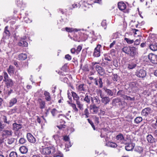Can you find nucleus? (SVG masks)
I'll return each mask as SVG.
<instances>
[{"mask_svg":"<svg viewBox=\"0 0 157 157\" xmlns=\"http://www.w3.org/2000/svg\"><path fill=\"white\" fill-rule=\"evenodd\" d=\"M42 153L43 154L46 155L51 154L54 157H63V155L60 151L56 150L53 147H49L43 148Z\"/></svg>","mask_w":157,"mask_h":157,"instance_id":"obj_1","label":"nucleus"},{"mask_svg":"<svg viewBox=\"0 0 157 157\" xmlns=\"http://www.w3.org/2000/svg\"><path fill=\"white\" fill-rule=\"evenodd\" d=\"M98 63H99L96 62L92 63V65L95 66V69L98 73L100 75L103 76L105 74V71L101 67L96 65Z\"/></svg>","mask_w":157,"mask_h":157,"instance_id":"obj_2","label":"nucleus"},{"mask_svg":"<svg viewBox=\"0 0 157 157\" xmlns=\"http://www.w3.org/2000/svg\"><path fill=\"white\" fill-rule=\"evenodd\" d=\"M151 43L149 46L150 48L153 51L157 50V38L153 39H151L150 40Z\"/></svg>","mask_w":157,"mask_h":157,"instance_id":"obj_3","label":"nucleus"},{"mask_svg":"<svg viewBox=\"0 0 157 157\" xmlns=\"http://www.w3.org/2000/svg\"><path fill=\"white\" fill-rule=\"evenodd\" d=\"M118 7L119 9L124 13H128V11L126 9V5L123 2H118Z\"/></svg>","mask_w":157,"mask_h":157,"instance_id":"obj_4","label":"nucleus"},{"mask_svg":"<svg viewBox=\"0 0 157 157\" xmlns=\"http://www.w3.org/2000/svg\"><path fill=\"white\" fill-rule=\"evenodd\" d=\"M148 58L150 62L154 64H157V56L150 53L148 55Z\"/></svg>","mask_w":157,"mask_h":157,"instance_id":"obj_5","label":"nucleus"},{"mask_svg":"<svg viewBox=\"0 0 157 157\" xmlns=\"http://www.w3.org/2000/svg\"><path fill=\"white\" fill-rule=\"evenodd\" d=\"M23 125L19 122H14L12 124V130L14 131H19L22 127Z\"/></svg>","mask_w":157,"mask_h":157,"instance_id":"obj_6","label":"nucleus"},{"mask_svg":"<svg viewBox=\"0 0 157 157\" xmlns=\"http://www.w3.org/2000/svg\"><path fill=\"white\" fill-rule=\"evenodd\" d=\"M138 54L137 48L135 47H130L129 55L132 57H134Z\"/></svg>","mask_w":157,"mask_h":157,"instance_id":"obj_7","label":"nucleus"},{"mask_svg":"<svg viewBox=\"0 0 157 157\" xmlns=\"http://www.w3.org/2000/svg\"><path fill=\"white\" fill-rule=\"evenodd\" d=\"M136 75L138 77L144 78L146 76V72L145 70L140 69L137 71Z\"/></svg>","mask_w":157,"mask_h":157,"instance_id":"obj_8","label":"nucleus"},{"mask_svg":"<svg viewBox=\"0 0 157 157\" xmlns=\"http://www.w3.org/2000/svg\"><path fill=\"white\" fill-rule=\"evenodd\" d=\"M152 112L151 109L149 107H147L142 110L141 112V115L145 117L147 116Z\"/></svg>","mask_w":157,"mask_h":157,"instance_id":"obj_9","label":"nucleus"},{"mask_svg":"<svg viewBox=\"0 0 157 157\" xmlns=\"http://www.w3.org/2000/svg\"><path fill=\"white\" fill-rule=\"evenodd\" d=\"M95 84L98 86L99 88H102L103 86V82L102 78H99L98 79L95 78L94 79Z\"/></svg>","mask_w":157,"mask_h":157,"instance_id":"obj_10","label":"nucleus"},{"mask_svg":"<svg viewBox=\"0 0 157 157\" xmlns=\"http://www.w3.org/2000/svg\"><path fill=\"white\" fill-rule=\"evenodd\" d=\"M26 137L28 140L30 142L34 143L36 142V140L35 138L31 133H27Z\"/></svg>","mask_w":157,"mask_h":157,"instance_id":"obj_11","label":"nucleus"},{"mask_svg":"<svg viewBox=\"0 0 157 157\" xmlns=\"http://www.w3.org/2000/svg\"><path fill=\"white\" fill-rule=\"evenodd\" d=\"M101 47V45L98 44L95 48L94 53V55L95 57H98L100 56V49Z\"/></svg>","mask_w":157,"mask_h":157,"instance_id":"obj_12","label":"nucleus"},{"mask_svg":"<svg viewBox=\"0 0 157 157\" xmlns=\"http://www.w3.org/2000/svg\"><path fill=\"white\" fill-rule=\"evenodd\" d=\"M100 97L101 98V102L105 105H106L110 101L109 98L108 97H104L103 95L100 94Z\"/></svg>","mask_w":157,"mask_h":157,"instance_id":"obj_13","label":"nucleus"},{"mask_svg":"<svg viewBox=\"0 0 157 157\" xmlns=\"http://www.w3.org/2000/svg\"><path fill=\"white\" fill-rule=\"evenodd\" d=\"M90 100L93 101V98L90 96H89L87 94H86L85 95V97L83 99V101L86 103L89 104L90 103Z\"/></svg>","mask_w":157,"mask_h":157,"instance_id":"obj_14","label":"nucleus"},{"mask_svg":"<svg viewBox=\"0 0 157 157\" xmlns=\"http://www.w3.org/2000/svg\"><path fill=\"white\" fill-rule=\"evenodd\" d=\"M90 109L92 111L93 114H96L98 112V107H97L94 104L90 106Z\"/></svg>","mask_w":157,"mask_h":157,"instance_id":"obj_15","label":"nucleus"},{"mask_svg":"<svg viewBox=\"0 0 157 157\" xmlns=\"http://www.w3.org/2000/svg\"><path fill=\"white\" fill-rule=\"evenodd\" d=\"M147 141L150 143L152 144L155 142V139L151 134H149L147 136Z\"/></svg>","mask_w":157,"mask_h":157,"instance_id":"obj_16","label":"nucleus"},{"mask_svg":"<svg viewBox=\"0 0 157 157\" xmlns=\"http://www.w3.org/2000/svg\"><path fill=\"white\" fill-rule=\"evenodd\" d=\"M12 131L11 130H5L3 132L2 136L8 137L12 136Z\"/></svg>","mask_w":157,"mask_h":157,"instance_id":"obj_17","label":"nucleus"},{"mask_svg":"<svg viewBox=\"0 0 157 157\" xmlns=\"http://www.w3.org/2000/svg\"><path fill=\"white\" fill-rule=\"evenodd\" d=\"M134 146L132 143L126 144L125 146V148L127 151H130L133 149Z\"/></svg>","mask_w":157,"mask_h":157,"instance_id":"obj_18","label":"nucleus"},{"mask_svg":"<svg viewBox=\"0 0 157 157\" xmlns=\"http://www.w3.org/2000/svg\"><path fill=\"white\" fill-rule=\"evenodd\" d=\"M4 81L6 82V84L7 88L12 87L13 85V81L10 79H7Z\"/></svg>","mask_w":157,"mask_h":157,"instance_id":"obj_19","label":"nucleus"},{"mask_svg":"<svg viewBox=\"0 0 157 157\" xmlns=\"http://www.w3.org/2000/svg\"><path fill=\"white\" fill-rule=\"evenodd\" d=\"M17 102V99L16 98H12L10 100L9 102V106L10 107H11L13 106L14 105L16 104Z\"/></svg>","mask_w":157,"mask_h":157,"instance_id":"obj_20","label":"nucleus"},{"mask_svg":"<svg viewBox=\"0 0 157 157\" xmlns=\"http://www.w3.org/2000/svg\"><path fill=\"white\" fill-rule=\"evenodd\" d=\"M44 95L45 96V99L47 101H50L51 100V98L50 94L48 92L45 91L44 92Z\"/></svg>","mask_w":157,"mask_h":157,"instance_id":"obj_21","label":"nucleus"},{"mask_svg":"<svg viewBox=\"0 0 157 157\" xmlns=\"http://www.w3.org/2000/svg\"><path fill=\"white\" fill-rule=\"evenodd\" d=\"M106 145L108 147L113 148H116L117 146V144L116 143L111 141L107 142L106 143Z\"/></svg>","mask_w":157,"mask_h":157,"instance_id":"obj_22","label":"nucleus"},{"mask_svg":"<svg viewBox=\"0 0 157 157\" xmlns=\"http://www.w3.org/2000/svg\"><path fill=\"white\" fill-rule=\"evenodd\" d=\"M18 44L20 46H23L25 47H27L28 44L27 42L24 40V39H21L20 41L18 43Z\"/></svg>","mask_w":157,"mask_h":157,"instance_id":"obj_23","label":"nucleus"},{"mask_svg":"<svg viewBox=\"0 0 157 157\" xmlns=\"http://www.w3.org/2000/svg\"><path fill=\"white\" fill-rule=\"evenodd\" d=\"M59 123H61L60 125H57V127L59 129H62L63 128H64L65 125L64 124L65 123V121L63 119H61V120H59Z\"/></svg>","mask_w":157,"mask_h":157,"instance_id":"obj_24","label":"nucleus"},{"mask_svg":"<svg viewBox=\"0 0 157 157\" xmlns=\"http://www.w3.org/2000/svg\"><path fill=\"white\" fill-rule=\"evenodd\" d=\"M130 86L132 90L134 92L136 91L137 84L135 82H132L130 83Z\"/></svg>","mask_w":157,"mask_h":157,"instance_id":"obj_25","label":"nucleus"},{"mask_svg":"<svg viewBox=\"0 0 157 157\" xmlns=\"http://www.w3.org/2000/svg\"><path fill=\"white\" fill-rule=\"evenodd\" d=\"M38 101L40 105V108L42 109L45 107V102L43 101L40 98L38 99Z\"/></svg>","mask_w":157,"mask_h":157,"instance_id":"obj_26","label":"nucleus"},{"mask_svg":"<svg viewBox=\"0 0 157 157\" xmlns=\"http://www.w3.org/2000/svg\"><path fill=\"white\" fill-rule=\"evenodd\" d=\"M71 93L72 97L74 100L76 101L79 100V97L75 92L74 91H72Z\"/></svg>","mask_w":157,"mask_h":157,"instance_id":"obj_27","label":"nucleus"},{"mask_svg":"<svg viewBox=\"0 0 157 157\" xmlns=\"http://www.w3.org/2000/svg\"><path fill=\"white\" fill-rule=\"evenodd\" d=\"M19 150L21 153L25 154L28 151V148L25 146H22L20 148Z\"/></svg>","mask_w":157,"mask_h":157,"instance_id":"obj_28","label":"nucleus"},{"mask_svg":"<svg viewBox=\"0 0 157 157\" xmlns=\"http://www.w3.org/2000/svg\"><path fill=\"white\" fill-rule=\"evenodd\" d=\"M131 47H124L121 50L122 52L126 54H128Z\"/></svg>","mask_w":157,"mask_h":157,"instance_id":"obj_29","label":"nucleus"},{"mask_svg":"<svg viewBox=\"0 0 157 157\" xmlns=\"http://www.w3.org/2000/svg\"><path fill=\"white\" fill-rule=\"evenodd\" d=\"M84 86V84H80L77 87V89L79 91H84L85 90Z\"/></svg>","mask_w":157,"mask_h":157,"instance_id":"obj_30","label":"nucleus"},{"mask_svg":"<svg viewBox=\"0 0 157 157\" xmlns=\"http://www.w3.org/2000/svg\"><path fill=\"white\" fill-rule=\"evenodd\" d=\"M19 59L21 60H25L27 58V55L25 54L22 53L19 55L18 56Z\"/></svg>","mask_w":157,"mask_h":157,"instance_id":"obj_31","label":"nucleus"},{"mask_svg":"<svg viewBox=\"0 0 157 157\" xmlns=\"http://www.w3.org/2000/svg\"><path fill=\"white\" fill-rule=\"evenodd\" d=\"M122 97L124 100L133 101L135 100V98L134 97L131 98L130 96H128L126 95H122Z\"/></svg>","mask_w":157,"mask_h":157,"instance_id":"obj_32","label":"nucleus"},{"mask_svg":"<svg viewBox=\"0 0 157 157\" xmlns=\"http://www.w3.org/2000/svg\"><path fill=\"white\" fill-rule=\"evenodd\" d=\"M143 119L141 117H138L136 118L134 120L135 123L138 124L142 121Z\"/></svg>","mask_w":157,"mask_h":157,"instance_id":"obj_33","label":"nucleus"},{"mask_svg":"<svg viewBox=\"0 0 157 157\" xmlns=\"http://www.w3.org/2000/svg\"><path fill=\"white\" fill-rule=\"evenodd\" d=\"M8 72L10 75H11L14 73V68L13 66L10 65L8 69Z\"/></svg>","mask_w":157,"mask_h":157,"instance_id":"obj_34","label":"nucleus"},{"mask_svg":"<svg viewBox=\"0 0 157 157\" xmlns=\"http://www.w3.org/2000/svg\"><path fill=\"white\" fill-rule=\"evenodd\" d=\"M70 106H71L73 109V111L75 113H77L78 111V109L76 108V105L75 104H70Z\"/></svg>","mask_w":157,"mask_h":157,"instance_id":"obj_35","label":"nucleus"},{"mask_svg":"<svg viewBox=\"0 0 157 157\" xmlns=\"http://www.w3.org/2000/svg\"><path fill=\"white\" fill-rule=\"evenodd\" d=\"M105 91L109 96H112L113 95V92L107 88H104Z\"/></svg>","mask_w":157,"mask_h":157,"instance_id":"obj_36","label":"nucleus"},{"mask_svg":"<svg viewBox=\"0 0 157 157\" xmlns=\"http://www.w3.org/2000/svg\"><path fill=\"white\" fill-rule=\"evenodd\" d=\"M116 139L118 140L121 141L124 139V137L122 134H120L117 136Z\"/></svg>","mask_w":157,"mask_h":157,"instance_id":"obj_37","label":"nucleus"},{"mask_svg":"<svg viewBox=\"0 0 157 157\" xmlns=\"http://www.w3.org/2000/svg\"><path fill=\"white\" fill-rule=\"evenodd\" d=\"M76 102L78 107L80 109L82 110L83 109V105L81 104V102L79 100Z\"/></svg>","mask_w":157,"mask_h":157,"instance_id":"obj_38","label":"nucleus"},{"mask_svg":"<svg viewBox=\"0 0 157 157\" xmlns=\"http://www.w3.org/2000/svg\"><path fill=\"white\" fill-rule=\"evenodd\" d=\"M76 102L78 107L80 109L82 110L83 109V105L81 104V102L79 100Z\"/></svg>","mask_w":157,"mask_h":157,"instance_id":"obj_39","label":"nucleus"},{"mask_svg":"<svg viewBox=\"0 0 157 157\" xmlns=\"http://www.w3.org/2000/svg\"><path fill=\"white\" fill-rule=\"evenodd\" d=\"M76 102L78 107L80 109L82 110L83 109V105L81 104V102L79 100Z\"/></svg>","mask_w":157,"mask_h":157,"instance_id":"obj_40","label":"nucleus"},{"mask_svg":"<svg viewBox=\"0 0 157 157\" xmlns=\"http://www.w3.org/2000/svg\"><path fill=\"white\" fill-rule=\"evenodd\" d=\"M8 26H6L4 29V33H5L6 35L8 36H10V33L8 30Z\"/></svg>","mask_w":157,"mask_h":157,"instance_id":"obj_41","label":"nucleus"},{"mask_svg":"<svg viewBox=\"0 0 157 157\" xmlns=\"http://www.w3.org/2000/svg\"><path fill=\"white\" fill-rule=\"evenodd\" d=\"M51 113L53 116H55L57 114L58 112L56 109L54 108L52 110Z\"/></svg>","mask_w":157,"mask_h":157,"instance_id":"obj_42","label":"nucleus"},{"mask_svg":"<svg viewBox=\"0 0 157 157\" xmlns=\"http://www.w3.org/2000/svg\"><path fill=\"white\" fill-rule=\"evenodd\" d=\"M2 119L3 120L4 122L8 124H9L10 123V121H7L6 116L4 115H3L2 116Z\"/></svg>","mask_w":157,"mask_h":157,"instance_id":"obj_43","label":"nucleus"},{"mask_svg":"<svg viewBox=\"0 0 157 157\" xmlns=\"http://www.w3.org/2000/svg\"><path fill=\"white\" fill-rule=\"evenodd\" d=\"M10 157H17V153L15 151H12L9 155Z\"/></svg>","mask_w":157,"mask_h":157,"instance_id":"obj_44","label":"nucleus"},{"mask_svg":"<svg viewBox=\"0 0 157 157\" xmlns=\"http://www.w3.org/2000/svg\"><path fill=\"white\" fill-rule=\"evenodd\" d=\"M124 40H125L127 43L129 44H131L133 43L134 42V40H131L129 38H124Z\"/></svg>","mask_w":157,"mask_h":157,"instance_id":"obj_45","label":"nucleus"},{"mask_svg":"<svg viewBox=\"0 0 157 157\" xmlns=\"http://www.w3.org/2000/svg\"><path fill=\"white\" fill-rule=\"evenodd\" d=\"M100 136L101 138H105L106 136V131L104 129L101 131V133L100 135Z\"/></svg>","mask_w":157,"mask_h":157,"instance_id":"obj_46","label":"nucleus"},{"mask_svg":"<svg viewBox=\"0 0 157 157\" xmlns=\"http://www.w3.org/2000/svg\"><path fill=\"white\" fill-rule=\"evenodd\" d=\"M66 30L68 32H72L74 31L75 29L73 28L66 27L65 28Z\"/></svg>","mask_w":157,"mask_h":157,"instance_id":"obj_47","label":"nucleus"},{"mask_svg":"<svg viewBox=\"0 0 157 157\" xmlns=\"http://www.w3.org/2000/svg\"><path fill=\"white\" fill-rule=\"evenodd\" d=\"M136 66L135 64H129L128 65V68L129 69H132L134 68Z\"/></svg>","mask_w":157,"mask_h":157,"instance_id":"obj_48","label":"nucleus"},{"mask_svg":"<svg viewBox=\"0 0 157 157\" xmlns=\"http://www.w3.org/2000/svg\"><path fill=\"white\" fill-rule=\"evenodd\" d=\"M26 141V140L23 137L21 138L19 140V143L21 144H24L25 143Z\"/></svg>","mask_w":157,"mask_h":157,"instance_id":"obj_49","label":"nucleus"},{"mask_svg":"<svg viewBox=\"0 0 157 157\" xmlns=\"http://www.w3.org/2000/svg\"><path fill=\"white\" fill-rule=\"evenodd\" d=\"M80 97L81 98V100L83 101V99L85 97V94L83 92H80L79 93Z\"/></svg>","mask_w":157,"mask_h":157,"instance_id":"obj_50","label":"nucleus"},{"mask_svg":"<svg viewBox=\"0 0 157 157\" xmlns=\"http://www.w3.org/2000/svg\"><path fill=\"white\" fill-rule=\"evenodd\" d=\"M113 79L114 81H117L118 79V76L117 74H114L113 77Z\"/></svg>","mask_w":157,"mask_h":157,"instance_id":"obj_51","label":"nucleus"},{"mask_svg":"<svg viewBox=\"0 0 157 157\" xmlns=\"http://www.w3.org/2000/svg\"><path fill=\"white\" fill-rule=\"evenodd\" d=\"M72 144L70 141V140L66 142L65 144V146L67 148H69L71 147Z\"/></svg>","mask_w":157,"mask_h":157,"instance_id":"obj_52","label":"nucleus"},{"mask_svg":"<svg viewBox=\"0 0 157 157\" xmlns=\"http://www.w3.org/2000/svg\"><path fill=\"white\" fill-rule=\"evenodd\" d=\"M3 73L4 75V79L3 81L9 79V77L7 73L6 72H4Z\"/></svg>","mask_w":157,"mask_h":157,"instance_id":"obj_53","label":"nucleus"},{"mask_svg":"<svg viewBox=\"0 0 157 157\" xmlns=\"http://www.w3.org/2000/svg\"><path fill=\"white\" fill-rule=\"evenodd\" d=\"M87 120L89 122V123L91 125L92 127L93 128L94 130H95V128L94 125V123L93 122L90 120L89 119H87Z\"/></svg>","mask_w":157,"mask_h":157,"instance_id":"obj_54","label":"nucleus"},{"mask_svg":"<svg viewBox=\"0 0 157 157\" xmlns=\"http://www.w3.org/2000/svg\"><path fill=\"white\" fill-rule=\"evenodd\" d=\"M63 140L64 141L67 142L70 140V138L68 136H63Z\"/></svg>","mask_w":157,"mask_h":157,"instance_id":"obj_55","label":"nucleus"},{"mask_svg":"<svg viewBox=\"0 0 157 157\" xmlns=\"http://www.w3.org/2000/svg\"><path fill=\"white\" fill-rule=\"evenodd\" d=\"M101 25L105 29L106 27V23L105 20H103L101 23Z\"/></svg>","mask_w":157,"mask_h":157,"instance_id":"obj_56","label":"nucleus"},{"mask_svg":"<svg viewBox=\"0 0 157 157\" xmlns=\"http://www.w3.org/2000/svg\"><path fill=\"white\" fill-rule=\"evenodd\" d=\"M8 143L9 144H12L14 141V139L13 138H11L8 140Z\"/></svg>","mask_w":157,"mask_h":157,"instance_id":"obj_57","label":"nucleus"},{"mask_svg":"<svg viewBox=\"0 0 157 157\" xmlns=\"http://www.w3.org/2000/svg\"><path fill=\"white\" fill-rule=\"evenodd\" d=\"M19 131H14L15 135L18 137H19L21 135V132H20Z\"/></svg>","mask_w":157,"mask_h":157,"instance_id":"obj_58","label":"nucleus"},{"mask_svg":"<svg viewBox=\"0 0 157 157\" xmlns=\"http://www.w3.org/2000/svg\"><path fill=\"white\" fill-rule=\"evenodd\" d=\"M140 39L136 40L134 42V45H139L140 43Z\"/></svg>","mask_w":157,"mask_h":157,"instance_id":"obj_59","label":"nucleus"},{"mask_svg":"<svg viewBox=\"0 0 157 157\" xmlns=\"http://www.w3.org/2000/svg\"><path fill=\"white\" fill-rule=\"evenodd\" d=\"M105 58L104 59L105 60H107L109 61H111L112 60V59L110 56H109V58L106 54L104 55Z\"/></svg>","mask_w":157,"mask_h":157,"instance_id":"obj_60","label":"nucleus"},{"mask_svg":"<svg viewBox=\"0 0 157 157\" xmlns=\"http://www.w3.org/2000/svg\"><path fill=\"white\" fill-rule=\"evenodd\" d=\"M82 49V47L80 45H79L78 46L76 50V52L77 53L80 52Z\"/></svg>","mask_w":157,"mask_h":157,"instance_id":"obj_61","label":"nucleus"},{"mask_svg":"<svg viewBox=\"0 0 157 157\" xmlns=\"http://www.w3.org/2000/svg\"><path fill=\"white\" fill-rule=\"evenodd\" d=\"M65 58L68 60H70L71 59V56L69 54H67L65 55Z\"/></svg>","mask_w":157,"mask_h":157,"instance_id":"obj_62","label":"nucleus"},{"mask_svg":"<svg viewBox=\"0 0 157 157\" xmlns=\"http://www.w3.org/2000/svg\"><path fill=\"white\" fill-rule=\"evenodd\" d=\"M120 101V99L118 98H115L113 99V100L112 101V103H116L117 102H119Z\"/></svg>","mask_w":157,"mask_h":157,"instance_id":"obj_63","label":"nucleus"},{"mask_svg":"<svg viewBox=\"0 0 157 157\" xmlns=\"http://www.w3.org/2000/svg\"><path fill=\"white\" fill-rule=\"evenodd\" d=\"M153 135L155 138H157V129L155 130L153 133Z\"/></svg>","mask_w":157,"mask_h":157,"instance_id":"obj_64","label":"nucleus"}]
</instances>
